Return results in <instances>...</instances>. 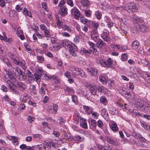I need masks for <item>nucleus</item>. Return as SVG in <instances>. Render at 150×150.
<instances>
[{"label": "nucleus", "instance_id": "obj_1", "mask_svg": "<svg viewBox=\"0 0 150 150\" xmlns=\"http://www.w3.org/2000/svg\"><path fill=\"white\" fill-rule=\"evenodd\" d=\"M134 104L138 110L144 112L150 111V105L148 103L139 99L134 100Z\"/></svg>", "mask_w": 150, "mask_h": 150}, {"label": "nucleus", "instance_id": "obj_2", "mask_svg": "<svg viewBox=\"0 0 150 150\" xmlns=\"http://www.w3.org/2000/svg\"><path fill=\"white\" fill-rule=\"evenodd\" d=\"M139 9L138 4L133 2L127 3L125 7L121 6L116 7V10L117 11L125 10L129 13L136 12L138 11Z\"/></svg>", "mask_w": 150, "mask_h": 150}, {"label": "nucleus", "instance_id": "obj_3", "mask_svg": "<svg viewBox=\"0 0 150 150\" xmlns=\"http://www.w3.org/2000/svg\"><path fill=\"white\" fill-rule=\"evenodd\" d=\"M12 71L15 76L21 81H24L25 79V73L19 68L15 66L13 67Z\"/></svg>", "mask_w": 150, "mask_h": 150}, {"label": "nucleus", "instance_id": "obj_4", "mask_svg": "<svg viewBox=\"0 0 150 150\" xmlns=\"http://www.w3.org/2000/svg\"><path fill=\"white\" fill-rule=\"evenodd\" d=\"M4 74V78L5 80H11L13 82L16 81V79L13 76V74L11 71H6Z\"/></svg>", "mask_w": 150, "mask_h": 150}, {"label": "nucleus", "instance_id": "obj_5", "mask_svg": "<svg viewBox=\"0 0 150 150\" xmlns=\"http://www.w3.org/2000/svg\"><path fill=\"white\" fill-rule=\"evenodd\" d=\"M132 21L135 25L136 27V26H138L142 24L144 22V20L142 18L138 16L135 15H134L132 17Z\"/></svg>", "mask_w": 150, "mask_h": 150}, {"label": "nucleus", "instance_id": "obj_6", "mask_svg": "<svg viewBox=\"0 0 150 150\" xmlns=\"http://www.w3.org/2000/svg\"><path fill=\"white\" fill-rule=\"evenodd\" d=\"M71 46L69 47V52L70 54L74 57L77 56L76 52L78 51L77 47L74 44H72Z\"/></svg>", "mask_w": 150, "mask_h": 150}, {"label": "nucleus", "instance_id": "obj_7", "mask_svg": "<svg viewBox=\"0 0 150 150\" xmlns=\"http://www.w3.org/2000/svg\"><path fill=\"white\" fill-rule=\"evenodd\" d=\"M109 32L106 29H104L103 33L101 34L102 38L105 41L108 42L110 40V38L108 36Z\"/></svg>", "mask_w": 150, "mask_h": 150}, {"label": "nucleus", "instance_id": "obj_8", "mask_svg": "<svg viewBox=\"0 0 150 150\" xmlns=\"http://www.w3.org/2000/svg\"><path fill=\"white\" fill-rule=\"evenodd\" d=\"M16 83V85L18 89L21 91H24L26 87V85L23 82L19 81L16 79V81L14 82Z\"/></svg>", "mask_w": 150, "mask_h": 150}, {"label": "nucleus", "instance_id": "obj_9", "mask_svg": "<svg viewBox=\"0 0 150 150\" xmlns=\"http://www.w3.org/2000/svg\"><path fill=\"white\" fill-rule=\"evenodd\" d=\"M71 13L74 15V18L77 19L80 17V12L79 10L76 7H74L71 11Z\"/></svg>", "mask_w": 150, "mask_h": 150}, {"label": "nucleus", "instance_id": "obj_10", "mask_svg": "<svg viewBox=\"0 0 150 150\" xmlns=\"http://www.w3.org/2000/svg\"><path fill=\"white\" fill-rule=\"evenodd\" d=\"M91 38L95 41H97L100 38L98 33V31L96 30H92L91 34Z\"/></svg>", "mask_w": 150, "mask_h": 150}, {"label": "nucleus", "instance_id": "obj_11", "mask_svg": "<svg viewBox=\"0 0 150 150\" xmlns=\"http://www.w3.org/2000/svg\"><path fill=\"white\" fill-rule=\"evenodd\" d=\"M127 139L129 143L133 144L136 143L137 141L136 137L132 135L127 136Z\"/></svg>", "mask_w": 150, "mask_h": 150}, {"label": "nucleus", "instance_id": "obj_12", "mask_svg": "<svg viewBox=\"0 0 150 150\" xmlns=\"http://www.w3.org/2000/svg\"><path fill=\"white\" fill-rule=\"evenodd\" d=\"M67 8L65 6H62L59 10V13L61 16H65L67 14Z\"/></svg>", "mask_w": 150, "mask_h": 150}, {"label": "nucleus", "instance_id": "obj_13", "mask_svg": "<svg viewBox=\"0 0 150 150\" xmlns=\"http://www.w3.org/2000/svg\"><path fill=\"white\" fill-rule=\"evenodd\" d=\"M2 60L6 64L8 67L13 69V67H14L13 66V64L8 58L4 57Z\"/></svg>", "mask_w": 150, "mask_h": 150}, {"label": "nucleus", "instance_id": "obj_14", "mask_svg": "<svg viewBox=\"0 0 150 150\" xmlns=\"http://www.w3.org/2000/svg\"><path fill=\"white\" fill-rule=\"evenodd\" d=\"M136 28L138 31L143 33L146 32L147 31L146 26L142 24L138 25V26H136Z\"/></svg>", "mask_w": 150, "mask_h": 150}, {"label": "nucleus", "instance_id": "obj_15", "mask_svg": "<svg viewBox=\"0 0 150 150\" xmlns=\"http://www.w3.org/2000/svg\"><path fill=\"white\" fill-rule=\"evenodd\" d=\"M62 44L64 47H67L69 48V47L71 46V45H72V44H74V43L67 40H63L62 41Z\"/></svg>", "mask_w": 150, "mask_h": 150}, {"label": "nucleus", "instance_id": "obj_16", "mask_svg": "<svg viewBox=\"0 0 150 150\" xmlns=\"http://www.w3.org/2000/svg\"><path fill=\"white\" fill-rule=\"evenodd\" d=\"M87 71L90 74L93 76L96 75L98 73L97 70L93 68H88L87 69Z\"/></svg>", "mask_w": 150, "mask_h": 150}, {"label": "nucleus", "instance_id": "obj_17", "mask_svg": "<svg viewBox=\"0 0 150 150\" xmlns=\"http://www.w3.org/2000/svg\"><path fill=\"white\" fill-rule=\"evenodd\" d=\"M125 97L127 98L133 100L135 99L134 93L133 91H131L128 92H127Z\"/></svg>", "mask_w": 150, "mask_h": 150}, {"label": "nucleus", "instance_id": "obj_18", "mask_svg": "<svg viewBox=\"0 0 150 150\" xmlns=\"http://www.w3.org/2000/svg\"><path fill=\"white\" fill-rule=\"evenodd\" d=\"M113 62L112 60L110 58H108V59L105 60L104 65L105 67H111L112 64Z\"/></svg>", "mask_w": 150, "mask_h": 150}, {"label": "nucleus", "instance_id": "obj_19", "mask_svg": "<svg viewBox=\"0 0 150 150\" xmlns=\"http://www.w3.org/2000/svg\"><path fill=\"white\" fill-rule=\"evenodd\" d=\"M80 125L83 128L86 129L88 128L87 124L86 122L87 120L83 118H81Z\"/></svg>", "mask_w": 150, "mask_h": 150}, {"label": "nucleus", "instance_id": "obj_20", "mask_svg": "<svg viewBox=\"0 0 150 150\" xmlns=\"http://www.w3.org/2000/svg\"><path fill=\"white\" fill-rule=\"evenodd\" d=\"M11 80H7L6 81V83L7 84V86L9 88L12 90L15 86V84L11 81Z\"/></svg>", "mask_w": 150, "mask_h": 150}, {"label": "nucleus", "instance_id": "obj_21", "mask_svg": "<svg viewBox=\"0 0 150 150\" xmlns=\"http://www.w3.org/2000/svg\"><path fill=\"white\" fill-rule=\"evenodd\" d=\"M99 81L103 84H106L107 83V79L102 74H101L99 77Z\"/></svg>", "mask_w": 150, "mask_h": 150}, {"label": "nucleus", "instance_id": "obj_22", "mask_svg": "<svg viewBox=\"0 0 150 150\" xmlns=\"http://www.w3.org/2000/svg\"><path fill=\"white\" fill-rule=\"evenodd\" d=\"M101 115L105 119H107L108 118V113L107 112V110L104 108H103L101 111Z\"/></svg>", "mask_w": 150, "mask_h": 150}, {"label": "nucleus", "instance_id": "obj_23", "mask_svg": "<svg viewBox=\"0 0 150 150\" xmlns=\"http://www.w3.org/2000/svg\"><path fill=\"white\" fill-rule=\"evenodd\" d=\"M107 140L108 142L110 144H112L115 146H117L118 144V143L117 142L110 137H107Z\"/></svg>", "mask_w": 150, "mask_h": 150}, {"label": "nucleus", "instance_id": "obj_24", "mask_svg": "<svg viewBox=\"0 0 150 150\" xmlns=\"http://www.w3.org/2000/svg\"><path fill=\"white\" fill-rule=\"evenodd\" d=\"M61 28L64 31L67 30L69 33H71V28L66 24H64L63 25H62Z\"/></svg>", "mask_w": 150, "mask_h": 150}, {"label": "nucleus", "instance_id": "obj_25", "mask_svg": "<svg viewBox=\"0 0 150 150\" xmlns=\"http://www.w3.org/2000/svg\"><path fill=\"white\" fill-rule=\"evenodd\" d=\"M23 13L25 16H28L31 18L32 15L31 12L28 10L27 8H25L22 11Z\"/></svg>", "mask_w": 150, "mask_h": 150}, {"label": "nucleus", "instance_id": "obj_26", "mask_svg": "<svg viewBox=\"0 0 150 150\" xmlns=\"http://www.w3.org/2000/svg\"><path fill=\"white\" fill-rule=\"evenodd\" d=\"M110 128L114 132L117 131L118 129V128L116 123L115 122H113L110 126Z\"/></svg>", "mask_w": 150, "mask_h": 150}, {"label": "nucleus", "instance_id": "obj_27", "mask_svg": "<svg viewBox=\"0 0 150 150\" xmlns=\"http://www.w3.org/2000/svg\"><path fill=\"white\" fill-rule=\"evenodd\" d=\"M96 42L97 47L99 49H101L104 44L103 41L100 39Z\"/></svg>", "mask_w": 150, "mask_h": 150}, {"label": "nucleus", "instance_id": "obj_28", "mask_svg": "<svg viewBox=\"0 0 150 150\" xmlns=\"http://www.w3.org/2000/svg\"><path fill=\"white\" fill-rule=\"evenodd\" d=\"M70 70L72 71L73 73L77 74V73H79L80 71H82L81 69L78 68H75L73 67H71L70 68Z\"/></svg>", "mask_w": 150, "mask_h": 150}, {"label": "nucleus", "instance_id": "obj_29", "mask_svg": "<svg viewBox=\"0 0 150 150\" xmlns=\"http://www.w3.org/2000/svg\"><path fill=\"white\" fill-rule=\"evenodd\" d=\"M130 114L132 115L133 116H136L138 115L140 116L141 114L139 113V112L137 110L134 109L131 110L129 111Z\"/></svg>", "mask_w": 150, "mask_h": 150}, {"label": "nucleus", "instance_id": "obj_30", "mask_svg": "<svg viewBox=\"0 0 150 150\" xmlns=\"http://www.w3.org/2000/svg\"><path fill=\"white\" fill-rule=\"evenodd\" d=\"M19 65L23 69L25 70L27 68L26 65L25 64V62L24 60H20Z\"/></svg>", "mask_w": 150, "mask_h": 150}, {"label": "nucleus", "instance_id": "obj_31", "mask_svg": "<svg viewBox=\"0 0 150 150\" xmlns=\"http://www.w3.org/2000/svg\"><path fill=\"white\" fill-rule=\"evenodd\" d=\"M131 46L133 49L136 50L138 48L139 43L137 41H135L132 44Z\"/></svg>", "mask_w": 150, "mask_h": 150}, {"label": "nucleus", "instance_id": "obj_32", "mask_svg": "<svg viewBox=\"0 0 150 150\" xmlns=\"http://www.w3.org/2000/svg\"><path fill=\"white\" fill-rule=\"evenodd\" d=\"M99 25L98 23L93 21L91 26V28H92L93 29L92 30L97 31V30Z\"/></svg>", "mask_w": 150, "mask_h": 150}, {"label": "nucleus", "instance_id": "obj_33", "mask_svg": "<svg viewBox=\"0 0 150 150\" xmlns=\"http://www.w3.org/2000/svg\"><path fill=\"white\" fill-rule=\"evenodd\" d=\"M64 89L67 92L71 94H73L74 92V90L71 88L68 87L67 86H66L64 87Z\"/></svg>", "mask_w": 150, "mask_h": 150}, {"label": "nucleus", "instance_id": "obj_34", "mask_svg": "<svg viewBox=\"0 0 150 150\" xmlns=\"http://www.w3.org/2000/svg\"><path fill=\"white\" fill-rule=\"evenodd\" d=\"M33 137L36 140L38 141L42 138V136L41 134H33Z\"/></svg>", "mask_w": 150, "mask_h": 150}, {"label": "nucleus", "instance_id": "obj_35", "mask_svg": "<svg viewBox=\"0 0 150 150\" xmlns=\"http://www.w3.org/2000/svg\"><path fill=\"white\" fill-rule=\"evenodd\" d=\"M81 50L83 53L86 56H88L92 53V51L90 49L89 50H88L84 48H83Z\"/></svg>", "mask_w": 150, "mask_h": 150}, {"label": "nucleus", "instance_id": "obj_36", "mask_svg": "<svg viewBox=\"0 0 150 150\" xmlns=\"http://www.w3.org/2000/svg\"><path fill=\"white\" fill-rule=\"evenodd\" d=\"M107 100L106 98L104 96H102L100 97V102L103 104L106 105L107 103Z\"/></svg>", "mask_w": 150, "mask_h": 150}, {"label": "nucleus", "instance_id": "obj_37", "mask_svg": "<svg viewBox=\"0 0 150 150\" xmlns=\"http://www.w3.org/2000/svg\"><path fill=\"white\" fill-rule=\"evenodd\" d=\"M95 88V86L93 85L92 87H91L89 88L90 92L93 95H96V90Z\"/></svg>", "mask_w": 150, "mask_h": 150}, {"label": "nucleus", "instance_id": "obj_38", "mask_svg": "<svg viewBox=\"0 0 150 150\" xmlns=\"http://www.w3.org/2000/svg\"><path fill=\"white\" fill-rule=\"evenodd\" d=\"M36 148L38 149V150H45L46 148L44 144H42L37 145Z\"/></svg>", "mask_w": 150, "mask_h": 150}, {"label": "nucleus", "instance_id": "obj_39", "mask_svg": "<svg viewBox=\"0 0 150 150\" xmlns=\"http://www.w3.org/2000/svg\"><path fill=\"white\" fill-rule=\"evenodd\" d=\"M30 91L34 95H36L37 93L36 92V89L35 86L33 85H31L30 86Z\"/></svg>", "mask_w": 150, "mask_h": 150}, {"label": "nucleus", "instance_id": "obj_40", "mask_svg": "<svg viewBox=\"0 0 150 150\" xmlns=\"http://www.w3.org/2000/svg\"><path fill=\"white\" fill-rule=\"evenodd\" d=\"M108 82L109 86H110L112 88H114L116 87V86L114 80H109Z\"/></svg>", "mask_w": 150, "mask_h": 150}, {"label": "nucleus", "instance_id": "obj_41", "mask_svg": "<svg viewBox=\"0 0 150 150\" xmlns=\"http://www.w3.org/2000/svg\"><path fill=\"white\" fill-rule=\"evenodd\" d=\"M45 78L47 80H54V75L52 76H50L47 74L44 75Z\"/></svg>", "mask_w": 150, "mask_h": 150}, {"label": "nucleus", "instance_id": "obj_42", "mask_svg": "<svg viewBox=\"0 0 150 150\" xmlns=\"http://www.w3.org/2000/svg\"><path fill=\"white\" fill-rule=\"evenodd\" d=\"M91 114L93 117L96 119H97L99 116V114L95 111H91Z\"/></svg>", "mask_w": 150, "mask_h": 150}, {"label": "nucleus", "instance_id": "obj_43", "mask_svg": "<svg viewBox=\"0 0 150 150\" xmlns=\"http://www.w3.org/2000/svg\"><path fill=\"white\" fill-rule=\"evenodd\" d=\"M38 61L40 63H42L44 61V58L43 56L38 55L37 56Z\"/></svg>", "mask_w": 150, "mask_h": 150}, {"label": "nucleus", "instance_id": "obj_44", "mask_svg": "<svg viewBox=\"0 0 150 150\" xmlns=\"http://www.w3.org/2000/svg\"><path fill=\"white\" fill-rule=\"evenodd\" d=\"M102 15L101 12L99 11H96V16L98 19L100 20L101 18Z\"/></svg>", "mask_w": 150, "mask_h": 150}, {"label": "nucleus", "instance_id": "obj_45", "mask_svg": "<svg viewBox=\"0 0 150 150\" xmlns=\"http://www.w3.org/2000/svg\"><path fill=\"white\" fill-rule=\"evenodd\" d=\"M105 21L106 23H107V25L108 27L110 28L113 26V23L108 20L107 18L105 20Z\"/></svg>", "mask_w": 150, "mask_h": 150}, {"label": "nucleus", "instance_id": "obj_46", "mask_svg": "<svg viewBox=\"0 0 150 150\" xmlns=\"http://www.w3.org/2000/svg\"><path fill=\"white\" fill-rule=\"evenodd\" d=\"M46 89L47 88H40L39 90L40 93L42 96H44L45 94Z\"/></svg>", "mask_w": 150, "mask_h": 150}, {"label": "nucleus", "instance_id": "obj_47", "mask_svg": "<svg viewBox=\"0 0 150 150\" xmlns=\"http://www.w3.org/2000/svg\"><path fill=\"white\" fill-rule=\"evenodd\" d=\"M128 59V55L126 53L123 54L121 55V59L122 61H126Z\"/></svg>", "mask_w": 150, "mask_h": 150}, {"label": "nucleus", "instance_id": "obj_48", "mask_svg": "<svg viewBox=\"0 0 150 150\" xmlns=\"http://www.w3.org/2000/svg\"><path fill=\"white\" fill-rule=\"evenodd\" d=\"M83 108L85 112L87 113V114L88 115H90L91 113L88 112L89 110V107L86 105H83Z\"/></svg>", "mask_w": 150, "mask_h": 150}, {"label": "nucleus", "instance_id": "obj_49", "mask_svg": "<svg viewBox=\"0 0 150 150\" xmlns=\"http://www.w3.org/2000/svg\"><path fill=\"white\" fill-rule=\"evenodd\" d=\"M97 125L100 129H103V123L101 120H99L97 122Z\"/></svg>", "mask_w": 150, "mask_h": 150}, {"label": "nucleus", "instance_id": "obj_50", "mask_svg": "<svg viewBox=\"0 0 150 150\" xmlns=\"http://www.w3.org/2000/svg\"><path fill=\"white\" fill-rule=\"evenodd\" d=\"M141 125L142 127L144 128L145 130H148L147 125L145 122H141Z\"/></svg>", "mask_w": 150, "mask_h": 150}, {"label": "nucleus", "instance_id": "obj_51", "mask_svg": "<svg viewBox=\"0 0 150 150\" xmlns=\"http://www.w3.org/2000/svg\"><path fill=\"white\" fill-rule=\"evenodd\" d=\"M72 100L75 104H77L78 103V98L77 96L75 95H73L72 96Z\"/></svg>", "mask_w": 150, "mask_h": 150}, {"label": "nucleus", "instance_id": "obj_52", "mask_svg": "<svg viewBox=\"0 0 150 150\" xmlns=\"http://www.w3.org/2000/svg\"><path fill=\"white\" fill-rule=\"evenodd\" d=\"M8 55L9 57L12 60L15 58L16 57V56L13 53L11 52H9L8 53Z\"/></svg>", "mask_w": 150, "mask_h": 150}, {"label": "nucleus", "instance_id": "obj_53", "mask_svg": "<svg viewBox=\"0 0 150 150\" xmlns=\"http://www.w3.org/2000/svg\"><path fill=\"white\" fill-rule=\"evenodd\" d=\"M81 22L84 24H86L88 21V19L84 17H81L80 18Z\"/></svg>", "mask_w": 150, "mask_h": 150}, {"label": "nucleus", "instance_id": "obj_54", "mask_svg": "<svg viewBox=\"0 0 150 150\" xmlns=\"http://www.w3.org/2000/svg\"><path fill=\"white\" fill-rule=\"evenodd\" d=\"M80 1L85 6H86L89 4V1L88 0H80Z\"/></svg>", "mask_w": 150, "mask_h": 150}, {"label": "nucleus", "instance_id": "obj_55", "mask_svg": "<svg viewBox=\"0 0 150 150\" xmlns=\"http://www.w3.org/2000/svg\"><path fill=\"white\" fill-rule=\"evenodd\" d=\"M26 72V75L28 76L30 78L31 80L32 79H33V74L31 72H30L29 70H27Z\"/></svg>", "mask_w": 150, "mask_h": 150}, {"label": "nucleus", "instance_id": "obj_56", "mask_svg": "<svg viewBox=\"0 0 150 150\" xmlns=\"http://www.w3.org/2000/svg\"><path fill=\"white\" fill-rule=\"evenodd\" d=\"M52 107L53 109V111L54 112V113L55 114L57 112V111L58 110V105L54 103L53 104Z\"/></svg>", "mask_w": 150, "mask_h": 150}, {"label": "nucleus", "instance_id": "obj_57", "mask_svg": "<svg viewBox=\"0 0 150 150\" xmlns=\"http://www.w3.org/2000/svg\"><path fill=\"white\" fill-rule=\"evenodd\" d=\"M44 35L46 37L50 38V34L49 30L47 29L45 30L44 33Z\"/></svg>", "mask_w": 150, "mask_h": 150}, {"label": "nucleus", "instance_id": "obj_58", "mask_svg": "<svg viewBox=\"0 0 150 150\" xmlns=\"http://www.w3.org/2000/svg\"><path fill=\"white\" fill-rule=\"evenodd\" d=\"M91 125L93 128H95L97 126V122L96 120L92 119L91 122Z\"/></svg>", "mask_w": 150, "mask_h": 150}, {"label": "nucleus", "instance_id": "obj_59", "mask_svg": "<svg viewBox=\"0 0 150 150\" xmlns=\"http://www.w3.org/2000/svg\"><path fill=\"white\" fill-rule=\"evenodd\" d=\"M88 43L90 46L89 49L92 51L93 49V48L95 47V45L94 43L91 41H88Z\"/></svg>", "mask_w": 150, "mask_h": 150}, {"label": "nucleus", "instance_id": "obj_60", "mask_svg": "<svg viewBox=\"0 0 150 150\" xmlns=\"http://www.w3.org/2000/svg\"><path fill=\"white\" fill-rule=\"evenodd\" d=\"M57 25L59 27L61 28L62 25H64L63 22L59 19H57Z\"/></svg>", "mask_w": 150, "mask_h": 150}, {"label": "nucleus", "instance_id": "obj_61", "mask_svg": "<svg viewBox=\"0 0 150 150\" xmlns=\"http://www.w3.org/2000/svg\"><path fill=\"white\" fill-rule=\"evenodd\" d=\"M35 79H36V81H39L40 80V78H41V75L37 74L36 73H35L34 74Z\"/></svg>", "mask_w": 150, "mask_h": 150}, {"label": "nucleus", "instance_id": "obj_62", "mask_svg": "<svg viewBox=\"0 0 150 150\" xmlns=\"http://www.w3.org/2000/svg\"><path fill=\"white\" fill-rule=\"evenodd\" d=\"M119 93H120L122 96H125V95L127 93V92H126V91H125L124 90H123L121 88L119 89L118 90Z\"/></svg>", "mask_w": 150, "mask_h": 150}, {"label": "nucleus", "instance_id": "obj_63", "mask_svg": "<svg viewBox=\"0 0 150 150\" xmlns=\"http://www.w3.org/2000/svg\"><path fill=\"white\" fill-rule=\"evenodd\" d=\"M84 85L85 86L89 88L91 87H92V86L93 85L90 82H85L84 83Z\"/></svg>", "mask_w": 150, "mask_h": 150}, {"label": "nucleus", "instance_id": "obj_64", "mask_svg": "<svg viewBox=\"0 0 150 150\" xmlns=\"http://www.w3.org/2000/svg\"><path fill=\"white\" fill-rule=\"evenodd\" d=\"M138 140L142 143L145 142L146 141V139L144 137H142V135L139 136Z\"/></svg>", "mask_w": 150, "mask_h": 150}]
</instances>
